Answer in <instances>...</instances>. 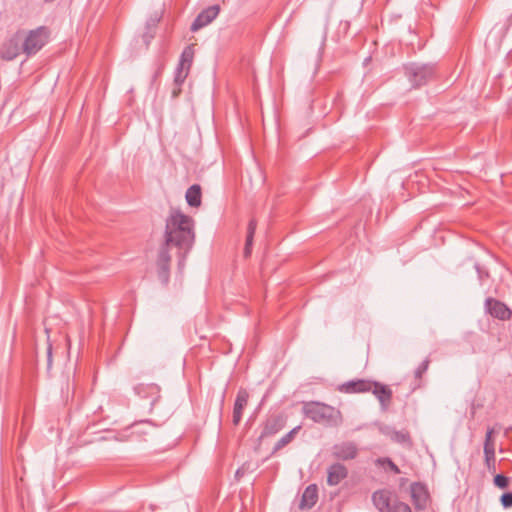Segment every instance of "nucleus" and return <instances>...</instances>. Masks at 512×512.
Returning <instances> with one entry per match:
<instances>
[{
	"mask_svg": "<svg viewBox=\"0 0 512 512\" xmlns=\"http://www.w3.org/2000/svg\"><path fill=\"white\" fill-rule=\"evenodd\" d=\"M252 252V246H246L244 247V256L247 258L251 255Z\"/></svg>",
	"mask_w": 512,
	"mask_h": 512,
	"instance_id": "nucleus-29",
	"label": "nucleus"
},
{
	"mask_svg": "<svg viewBox=\"0 0 512 512\" xmlns=\"http://www.w3.org/2000/svg\"><path fill=\"white\" fill-rule=\"evenodd\" d=\"M248 400H249L248 391L244 388H240L237 392L236 399L234 402V408H233L232 421L235 426H237L240 423V421L242 419L243 410L247 406Z\"/></svg>",
	"mask_w": 512,
	"mask_h": 512,
	"instance_id": "nucleus-13",
	"label": "nucleus"
},
{
	"mask_svg": "<svg viewBox=\"0 0 512 512\" xmlns=\"http://www.w3.org/2000/svg\"><path fill=\"white\" fill-rule=\"evenodd\" d=\"M22 52V38L18 30L11 37L3 42L0 47V58L5 61H12Z\"/></svg>",
	"mask_w": 512,
	"mask_h": 512,
	"instance_id": "nucleus-6",
	"label": "nucleus"
},
{
	"mask_svg": "<svg viewBox=\"0 0 512 512\" xmlns=\"http://www.w3.org/2000/svg\"><path fill=\"white\" fill-rule=\"evenodd\" d=\"M318 501V489L315 484L306 487L302 494L300 508L311 509Z\"/></svg>",
	"mask_w": 512,
	"mask_h": 512,
	"instance_id": "nucleus-17",
	"label": "nucleus"
},
{
	"mask_svg": "<svg viewBox=\"0 0 512 512\" xmlns=\"http://www.w3.org/2000/svg\"><path fill=\"white\" fill-rule=\"evenodd\" d=\"M484 461L489 472L494 473L496 471V455L495 449H484Z\"/></svg>",
	"mask_w": 512,
	"mask_h": 512,
	"instance_id": "nucleus-21",
	"label": "nucleus"
},
{
	"mask_svg": "<svg viewBox=\"0 0 512 512\" xmlns=\"http://www.w3.org/2000/svg\"><path fill=\"white\" fill-rule=\"evenodd\" d=\"M165 243L159 250L157 257V275L162 284L166 285L170 278L171 256L169 246L180 250L179 267H183L187 253L192 249L195 241L194 220L178 209L171 210L166 219Z\"/></svg>",
	"mask_w": 512,
	"mask_h": 512,
	"instance_id": "nucleus-1",
	"label": "nucleus"
},
{
	"mask_svg": "<svg viewBox=\"0 0 512 512\" xmlns=\"http://www.w3.org/2000/svg\"><path fill=\"white\" fill-rule=\"evenodd\" d=\"M219 12L220 6L217 4L209 6L203 11H201L191 24V31L196 32L210 24L218 16Z\"/></svg>",
	"mask_w": 512,
	"mask_h": 512,
	"instance_id": "nucleus-8",
	"label": "nucleus"
},
{
	"mask_svg": "<svg viewBox=\"0 0 512 512\" xmlns=\"http://www.w3.org/2000/svg\"><path fill=\"white\" fill-rule=\"evenodd\" d=\"M358 455V448L354 442H342L332 447V456L337 460L347 461L355 459Z\"/></svg>",
	"mask_w": 512,
	"mask_h": 512,
	"instance_id": "nucleus-10",
	"label": "nucleus"
},
{
	"mask_svg": "<svg viewBox=\"0 0 512 512\" xmlns=\"http://www.w3.org/2000/svg\"><path fill=\"white\" fill-rule=\"evenodd\" d=\"M190 72L189 67L177 65L174 72L172 97L177 98L182 92V85L185 82Z\"/></svg>",
	"mask_w": 512,
	"mask_h": 512,
	"instance_id": "nucleus-15",
	"label": "nucleus"
},
{
	"mask_svg": "<svg viewBox=\"0 0 512 512\" xmlns=\"http://www.w3.org/2000/svg\"><path fill=\"white\" fill-rule=\"evenodd\" d=\"M494 432L495 431L493 428L487 429L485 441H484V449H486V447L489 449H495V442L493 439Z\"/></svg>",
	"mask_w": 512,
	"mask_h": 512,
	"instance_id": "nucleus-26",
	"label": "nucleus"
},
{
	"mask_svg": "<svg viewBox=\"0 0 512 512\" xmlns=\"http://www.w3.org/2000/svg\"><path fill=\"white\" fill-rule=\"evenodd\" d=\"M257 228V221L255 219H251L248 223L247 227V235H246V246H253V239L255 235V231Z\"/></svg>",
	"mask_w": 512,
	"mask_h": 512,
	"instance_id": "nucleus-24",
	"label": "nucleus"
},
{
	"mask_svg": "<svg viewBox=\"0 0 512 512\" xmlns=\"http://www.w3.org/2000/svg\"><path fill=\"white\" fill-rule=\"evenodd\" d=\"M404 74L413 88L429 83L436 75L435 64L408 63L403 66Z\"/></svg>",
	"mask_w": 512,
	"mask_h": 512,
	"instance_id": "nucleus-4",
	"label": "nucleus"
},
{
	"mask_svg": "<svg viewBox=\"0 0 512 512\" xmlns=\"http://www.w3.org/2000/svg\"><path fill=\"white\" fill-rule=\"evenodd\" d=\"M19 31L22 38V53L27 57L36 55L50 41L51 30L47 26Z\"/></svg>",
	"mask_w": 512,
	"mask_h": 512,
	"instance_id": "nucleus-3",
	"label": "nucleus"
},
{
	"mask_svg": "<svg viewBox=\"0 0 512 512\" xmlns=\"http://www.w3.org/2000/svg\"><path fill=\"white\" fill-rule=\"evenodd\" d=\"M372 380L353 379L338 385L337 390L345 394H358L370 392Z\"/></svg>",
	"mask_w": 512,
	"mask_h": 512,
	"instance_id": "nucleus-9",
	"label": "nucleus"
},
{
	"mask_svg": "<svg viewBox=\"0 0 512 512\" xmlns=\"http://www.w3.org/2000/svg\"><path fill=\"white\" fill-rule=\"evenodd\" d=\"M411 498L416 509H424L428 499L425 487L420 483H413L411 485Z\"/></svg>",
	"mask_w": 512,
	"mask_h": 512,
	"instance_id": "nucleus-16",
	"label": "nucleus"
},
{
	"mask_svg": "<svg viewBox=\"0 0 512 512\" xmlns=\"http://www.w3.org/2000/svg\"><path fill=\"white\" fill-rule=\"evenodd\" d=\"M430 360L426 358L414 371L415 387H420L423 375L429 368Z\"/></svg>",
	"mask_w": 512,
	"mask_h": 512,
	"instance_id": "nucleus-22",
	"label": "nucleus"
},
{
	"mask_svg": "<svg viewBox=\"0 0 512 512\" xmlns=\"http://www.w3.org/2000/svg\"><path fill=\"white\" fill-rule=\"evenodd\" d=\"M391 439L400 444H411V437L407 431H393Z\"/></svg>",
	"mask_w": 512,
	"mask_h": 512,
	"instance_id": "nucleus-23",
	"label": "nucleus"
},
{
	"mask_svg": "<svg viewBox=\"0 0 512 512\" xmlns=\"http://www.w3.org/2000/svg\"><path fill=\"white\" fill-rule=\"evenodd\" d=\"M372 501L380 512H412L408 504L393 497L386 489L375 491Z\"/></svg>",
	"mask_w": 512,
	"mask_h": 512,
	"instance_id": "nucleus-5",
	"label": "nucleus"
},
{
	"mask_svg": "<svg viewBox=\"0 0 512 512\" xmlns=\"http://www.w3.org/2000/svg\"><path fill=\"white\" fill-rule=\"evenodd\" d=\"M302 413L311 421L329 427H338L343 423L341 411L323 402H303Z\"/></svg>",
	"mask_w": 512,
	"mask_h": 512,
	"instance_id": "nucleus-2",
	"label": "nucleus"
},
{
	"mask_svg": "<svg viewBox=\"0 0 512 512\" xmlns=\"http://www.w3.org/2000/svg\"><path fill=\"white\" fill-rule=\"evenodd\" d=\"M485 307L492 317L500 320H508L512 315L511 310L503 302L491 297L486 299Z\"/></svg>",
	"mask_w": 512,
	"mask_h": 512,
	"instance_id": "nucleus-11",
	"label": "nucleus"
},
{
	"mask_svg": "<svg viewBox=\"0 0 512 512\" xmlns=\"http://www.w3.org/2000/svg\"><path fill=\"white\" fill-rule=\"evenodd\" d=\"M511 20H512V15H511Z\"/></svg>",
	"mask_w": 512,
	"mask_h": 512,
	"instance_id": "nucleus-32",
	"label": "nucleus"
},
{
	"mask_svg": "<svg viewBox=\"0 0 512 512\" xmlns=\"http://www.w3.org/2000/svg\"><path fill=\"white\" fill-rule=\"evenodd\" d=\"M494 485L498 488L505 489L509 485V478L503 474H497L494 477Z\"/></svg>",
	"mask_w": 512,
	"mask_h": 512,
	"instance_id": "nucleus-27",
	"label": "nucleus"
},
{
	"mask_svg": "<svg viewBox=\"0 0 512 512\" xmlns=\"http://www.w3.org/2000/svg\"><path fill=\"white\" fill-rule=\"evenodd\" d=\"M252 252V246H246L244 247V256L247 258L251 255Z\"/></svg>",
	"mask_w": 512,
	"mask_h": 512,
	"instance_id": "nucleus-30",
	"label": "nucleus"
},
{
	"mask_svg": "<svg viewBox=\"0 0 512 512\" xmlns=\"http://www.w3.org/2000/svg\"><path fill=\"white\" fill-rule=\"evenodd\" d=\"M377 463L381 465L386 464L389 467V469L395 474L401 473L399 467L390 458H379L377 459Z\"/></svg>",
	"mask_w": 512,
	"mask_h": 512,
	"instance_id": "nucleus-25",
	"label": "nucleus"
},
{
	"mask_svg": "<svg viewBox=\"0 0 512 512\" xmlns=\"http://www.w3.org/2000/svg\"><path fill=\"white\" fill-rule=\"evenodd\" d=\"M348 475L347 468L341 463H334L327 470V483L329 486L338 485Z\"/></svg>",
	"mask_w": 512,
	"mask_h": 512,
	"instance_id": "nucleus-14",
	"label": "nucleus"
},
{
	"mask_svg": "<svg viewBox=\"0 0 512 512\" xmlns=\"http://www.w3.org/2000/svg\"><path fill=\"white\" fill-rule=\"evenodd\" d=\"M370 392L378 399L383 409H387L391 404L392 390L389 386L377 381H372Z\"/></svg>",
	"mask_w": 512,
	"mask_h": 512,
	"instance_id": "nucleus-12",
	"label": "nucleus"
},
{
	"mask_svg": "<svg viewBox=\"0 0 512 512\" xmlns=\"http://www.w3.org/2000/svg\"><path fill=\"white\" fill-rule=\"evenodd\" d=\"M187 203L192 207L201 205V187L198 184L190 186L185 195Z\"/></svg>",
	"mask_w": 512,
	"mask_h": 512,
	"instance_id": "nucleus-19",
	"label": "nucleus"
},
{
	"mask_svg": "<svg viewBox=\"0 0 512 512\" xmlns=\"http://www.w3.org/2000/svg\"><path fill=\"white\" fill-rule=\"evenodd\" d=\"M51 359H52V351H51V346H49V348H48V362L49 363L51 362Z\"/></svg>",
	"mask_w": 512,
	"mask_h": 512,
	"instance_id": "nucleus-31",
	"label": "nucleus"
},
{
	"mask_svg": "<svg viewBox=\"0 0 512 512\" xmlns=\"http://www.w3.org/2000/svg\"><path fill=\"white\" fill-rule=\"evenodd\" d=\"M501 505L504 508H511L512 507V492H506L502 494L500 498Z\"/></svg>",
	"mask_w": 512,
	"mask_h": 512,
	"instance_id": "nucleus-28",
	"label": "nucleus"
},
{
	"mask_svg": "<svg viewBox=\"0 0 512 512\" xmlns=\"http://www.w3.org/2000/svg\"><path fill=\"white\" fill-rule=\"evenodd\" d=\"M286 425V417L281 413L271 414L263 423L260 439L271 437L280 432Z\"/></svg>",
	"mask_w": 512,
	"mask_h": 512,
	"instance_id": "nucleus-7",
	"label": "nucleus"
},
{
	"mask_svg": "<svg viewBox=\"0 0 512 512\" xmlns=\"http://www.w3.org/2000/svg\"><path fill=\"white\" fill-rule=\"evenodd\" d=\"M194 59V45H188L184 48L181 53L180 60L178 65L189 67L191 69L192 63Z\"/></svg>",
	"mask_w": 512,
	"mask_h": 512,
	"instance_id": "nucleus-20",
	"label": "nucleus"
},
{
	"mask_svg": "<svg viewBox=\"0 0 512 512\" xmlns=\"http://www.w3.org/2000/svg\"><path fill=\"white\" fill-rule=\"evenodd\" d=\"M301 429V426H296L292 430H290L288 433L283 435L274 445L272 450V455H275L278 451L286 447L288 444H290L293 439L295 438L296 434Z\"/></svg>",
	"mask_w": 512,
	"mask_h": 512,
	"instance_id": "nucleus-18",
	"label": "nucleus"
}]
</instances>
